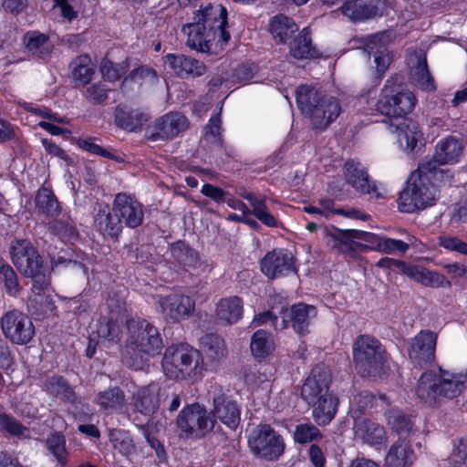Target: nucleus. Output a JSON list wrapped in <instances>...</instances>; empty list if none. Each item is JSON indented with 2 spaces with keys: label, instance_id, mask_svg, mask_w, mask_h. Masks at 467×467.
<instances>
[{
  "label": "nucleus",
  "instance_id": "obj_1",
  "mask_svg": "<svg viewBox=\"0 0 467 467\" xmlns=\"http://www.w3.org/2000/svg\"><path fill=\"white\" fill-rule=\"evenodd\" d=\"M193 20L183 26L191 48L211 52L213 46L223 47L229 41L227 10L222 5L209 4L194 14Z\"/></svg>",
  "mask_w": 467,
  "mask_h": 467
},
{
  "label": "nucleus",
  "instance_id": "obj_2",
  "mask_svg": "<svg viewBox=\"0 0 467 467\" xmlns=\"http://www.w3.org/2000/svg\"><path fill=\"white\" fill-rule=\"evenodd\" d=\"M431 164L420 163L407 182L406 187L400 194L399 208L403 213H413L435 203L438 197V187L451 184L450 180L436 176L431 170Z\"/></svg>",
  "mask_w": 467,
  "mask_h": 467
},
{
  "label": "nucleus",
  "instance_id": "obj_3",
  "mask_svg": "<svg viewBox=\"0 0 467 467\" xmlns=\"http://www.w3.org/2000/svg\"><path fill=\"white\" fill-rule=\"evenodd\" d=\"M162 348L158 329L146 320H130L127 326V337L122 349V361L135 369L155 356Z\"/></svg>",
  "mask_w": 467,
  "mask_h": 467
},
{
  "label": "nucleus",
  "instance_id": "obj_4",
  "mask_svg": "<svg viewBox=\"0 0 467 467\" xmlns=\"http://www.w3.org/2000/svg\"><path fill=\"white\" fill-rule=\"evenodd\" d=\"M465 373H453L440 368L438 372L423 373L418 382L416 394L429 405H434L443 399L452 400L459 397L465 389Z\"/></svg>",
  "mask_w": 467,
  "mask_h": 467
},
{
  "label": "nucleus",
  "instance_id": "obj_5",
  "mask_svg": "<svg viewBox=\"0 0 467 467\" xmlns=\"http://www.w3.org/2000/svg\"><path fill=\"white\" fill-rule=\"evenodd\" d=\"M296 94L301 112L309 118L314 129H327L341 112L337 99L325 96L313 87L302 85L296 89Z\"/></svg>",
  "mask_w": 467,
  "mask_h": 467
},
{
  "label": "nucleus",
  "instance_id": "obj_6",
  "mask_svg": "<svg viewBox=\"0 0 467 467\" xmlns=\"http://www.w3.org/2000/svg\"><path fill=\"white\" fill-rule=\"evenodd\" d=\"M161 366L164 374L175 380H195L204 370L203 358L200 351L188 344L168 347L165 349Z\"/></svg>",
  "mask_w": 467,
  "mask_h": 467
},
{
  "label": "nucleus",
  "instance_id": "obj_7",
  "mask_svg": "<svg viewBox=\"0 0 467 467\" xmlns=\"http://www.w3.org/2000/svg\"><path fill=\"white\" fill-rule=\"evenodd\" d=\"M353 360L359 374L377 377L387 361L386 351L378 339L362 335L353 343Z\"/></svg>",
  "mask_w": 467,
  "mask_h": 467
},
{
  "label": "nucleus",
  "instance_id": "obj_8",
  "mask_svg": "<svg viewBox=\"0 0 467 467\" xmlns=\"http://www.w3.org/2000/svg\"><path fill=\"white\" fill-rule=\"evenodd\" d=\"M248 446L255 456L266 461L278 460L285 449L283 437L268 424H260L252 430Z\"/></svg>",
  "mask_w": 467,
  "mask_h": 467
},
{
  "label": "nucleus",
  "instance_id": "obj_9",
  "mask_svg": "<svg viewBox=\"0 0 467 467\" xmlns=\"http://www.w3.org/2000/svg\"><path fill=\"white\" fill-rule=\"evenodd\" d=\"M464 152V145L461 140L456 137L449 136L441 140L435 147V152L430 159L424 160L421 164H431V170L436 176L450 180L451 182L453 175L449 170L441 169V165L455 164L459 162Z\"/></svg>",
  "mask_w": 467,
  "mask_h": 467
},
{
  "label": "nucleus",
  "instance_id": "obj_10",
  "mask_svg": "<svg viewBox=\"0 0 467 467\" xmlns=\"http://www.w3.org/2000/svg\"><path fill=\"white\" fill-rule=\"evenodd\" d=\"M0 327L4 337L16 345H26L35 336V327L31 319L17 309L3 314L0 317Z\"/></svg>",
  "mask_w": 467,
  "mask_h": 467
},
{
  "label": "nucleus",
  "instance_id": "obj_11",
  "mask_svg": "<svg viewBox=\"0 0 467 467\" xmlns=\"http://www.w3.org/2000/svg\"><path fill=\"white\" fill-rule=\"evenodd\" d=\"M177 425L186 437L200 438L213 430L214 419L204 407L195 403L180 412Z\"/></svg>",
  "mask_w": 467,
  "mask_h": 467
},
{
  "label": "nucleus",
  "instance_id": "obj_12",
  "mask_svg": "<svg viewBox=\"0 0 467 467\" xmlns=\"http://www.w3.org/2000/svg\"><path fill=\"white\" fill-rule=\"evenodd\" d=\"M417 99L410 90H402L397 93L385 87L376 103V109L380 114L399 118L410 114L415 108Z\"/></svg>",
  "mask_w": 467,
  "mask_h": 467
},
{
  "label": "nucleus",
  "instance_id": "obj_13",
  "mask_svg": "<svg viewBox=\"0 0 467 467\" xmlns=\"http://www.w3.org/2000/svg\"><path fill=\"white\" fill-rule=\"evenodd\" d=\"M23 267H16L21 274L33 279L32 291L35 294V297L31 298V301L37 303L38 297L40 301L42 300L41 293H45L49 287L50 278L48 267L44 266L37 250L31 252V254L23 260Z\"/></svg>",
  "mask_w": 467,
  "mask_h": 467
},
{
  "label": "nucleus",
  "instance_id": "obj_14",
  "mask_svg": "<svg viewBox=\"0 0 467 467\" xmlns=\"http://www.w3.org/2000/svg\"><path fill=\"white\" fill-rule=\"evenodd\" d=\"M157 309L165 320L180 322L193 314L195 303L188 296L174 293L160 297Z\"/></svg>",
  "mask_w": 467,
  "mask_h": 467
},
{
  "label": "nucleus",
  "instance_id": "obj_15",
  "mask_svg": "<svg viewBox=\"0 0 467 467\" xmlns=\"http://www.w3.org/2000/svg\"><path fill=\"white\" fill-rule=\"evenodd\" d=\"M282 318L278 320L275 318L274 327L275 330H283L291 323L294 330L297 334H306L308 332V327L311 321L317 316L315 306L306 304H296L289 308L283 309Z\"/></svg>",
  "mask_w": 467,
  "mask_h": 467
},
{
  "label": "nucleus",
  "instance_id": "obj_16",
  "mask_svg": "<svg viewBox=\"0 0 467 467\" xmlns=\"http://www.w3.org/2000/svg\"><path fill=\"white\" fill-rule=\"evenodd\" d=\"M213 402V419L234 430L240 423V409L221 386H213L210 391Z\"/></svg>",
  "mask_w": 467,
  "mask_h": 467
},
{
  "label": "nucleus",
  "instance_id": "obj_17",
  "mask_svg": "<svg viewBox=\"0 0 467 467\" xmlns=\"http://www.w3.org/2000/svg\"><path fill=\"white\" fill-rule=\"evenodd\" d=\"M331 375L329 369L324 365L312 368L301 389L302 398L308 403H317L327 395Z\"/></svg>",
  "mask_w": 467,
  "mask_h": 467
},
{
  "label": "nucleus",
  "instance_id": "obj_18",
  "mask_svg": "<svg viewBox=\"0 0 467 467\" xmlns=\"http://www.w3.org/2000/svg\"><path fill=\"white\" fill-rule=\"evenodd\" d=\"M260 265L262 272L271 279L296 272L294 256L285 249H275L267 253Z\"/></svg>",
  "mask_w": 467,
  "mask_h": 467
},
{
  "label": "nucleus",
  "instance_id": "obj_19",
  "mask_svg": "<svg viewBox=\"0 0 467 467\" xmlns=\"http://www.w3.org/2000/svg\"><path fill=\"white\" fill-rule=\"evenodd\" d=\"M242 196L250 202L252 211L249 210L244 202L234 197H231L226 201L228 206L234 210L242 212L244 215H250L252 213L265 226L276 227L278 225V222L275 217L268 211L265 199L260 198L252 192H245L242 194Z\"/></svg>",
  "mask_w": 467,
  "mask_h": 467
},
{
  "label": "nucleus",
  "instance_id": "obj_20",
  "mask_svg": "<svg viewBox=\"0 0 467 467\" xmlns=\"http://www.w3.org/2000/svg\"><path fill=\"white\" fill-rule=\"evenodd\" d=\"M344 176L347 182L357 192L375 199L383 198V194L371 183L367 169L360 161H347L344 165Z\"/></svg>",
  "mask_w": 467,
  "mask_h": 467
},
{
  "label": "nucleus",
  "instance_id": "obj_21",
  "mask_svg": "<svg viewBox=\"0 0 467 467\" xmlns=\"http://www.w3.org/2000/svg\"><path fill=\"white\" fill-rule=\"evenodd\" d=\"M113 211L121 219V223L128 227H138L143 221L142 205L135 198L126 193H118L115 196Z\"/></svg>",
  "mask_w": 467,
  "mask_h": 467
},
{
  "label": "nucleus",
  "instance_id": "obj_22",
  "mask_svg": "<svg viewBox=\"0 0 467 467\" xmlns=\"http://www.w3.org/2000/svg\"><path fill=\"white\" fill-rule=\"evenodd\" d=\"M437 334L430 330H421L410 342L409 357L418 364L431 362L435 357Z\"/></svg>",
  "mask_w": 467,
  "mask_h": 467
},
{
  "label": "nucleus",
  "instance_id": "obj_23",
  "mask_svg": "<svg viewBox=\"0 0 467 467\" xmlns=\"http://www.w3.org/2000/svg\"><path fill=\"white\" fill-rule=\"evenodd\" d=\"M390 125L397 134L400 146L408 153L412 152L419 144L423 142V133L419 124L410 119H396Z\"/></svg>",
  "mask_w": 467,
  "mask_h": 467
},
{
  "label": "nucleus",
  "instance_id": "obj_24",
  "mask_svg": "<svg viewBox=\"0 0 467 467\" xmlns=\"http://www.w3.org/2000/svg\"><path fill=\"white\" fill-rule=\"evenodd\" d=\"M187 118L180 112H170L158 119L152 126L153 132L150 138L156 140L159 139H171L188 129Z\"/></svg>",
  "mask_w": 467,
  "mask_h": 467
},
{
  "label": "nucleus",
  "instance_id": "obj_25",
  "mask_svg": "<svg viewBox=\"0 0 467 467\" xmlns=\"http://www.w3.org/2000/svg\"><path fill=\"white\" fill-rule=\"evenodd\" d=\"M384 5V0H347L341 10L350 20L358 22L379 16Z\"/></svg>",
  "mask_w": 467,
  "mask_h": 467
},
{
  "label": "nucleus",
  "instance_id": "obj_26",
  "mask_svg": "<svg viewBox=\"0 0 467 467\" xmlns=\"http://www.w3.org/2000/svg\"><path fill=\"white\" fill-rule=\"evenodd\" d=\"M161 388L157 384H150L147 387L140 388L133 395L132 405L136 411L143 415L154 413L161 402Z\"/></svg>",
  "mask_w": 467,
  "mask_h": 467
},
{
  "label": "nucleus",
  "instance_id": "obj_27",
  "mask_svg": "<svg viewBox=\"0 0 467 467\" xmlns=\"http://www.w3.org/2000/svg\"><path fill=\"white\" fill-rule=\"evenodd\" d=\"M355 437L369 445L382 444L387 436L384 427L367 418H357L353 425Z\"/></svg>",
  "mask_w": 467,
  "mask_h": 467
},
{
  "label": "nucleus",
  "instance_id": "obj_28",
  "mask_svg": "<svg viewBox=\"0 0 467 467\" xmlns=\"http://www.w3.org/2000/svg\"><path fill=\"white\" fill-rule=\"evenodd\" d=\"M244 314V302L236 296L221 298L215 306V317L223 325L237 323Z\"/></svg>",
  "mask_w": 467,
  "mask_h": 467
},
{
  "label": "nucleus",
  "instance_id": "obj_29",
  "mask_svg": "<svg viewBox=\"0 0 467 467\" xmlns=\"http://www.w3.org/2000/svg\"><path fill=\"white\" fill-rule=\"evenodd\" d=\"M392 41L391 33L380 32L370 36L367 43L369 54L374 56V61L379 72H384L389 65L390 57L386 47Z\"/></svg>",
  "mask_w": 467,
  "mask_h": 467
},
{
  "label": "nucleus",
  "instance_id": "obj_30",
  "mask_svg": "<svg viewBox=\"0 0 467 467\" xmlns=\"http://www.w3.org/2000/svg\"><path fill=\"white\" fill-rule=\"evenodd\" d=\"M165 63L179 77H200L206 72L205 65L194 58L183 55L169 54L165 57Z\"/></svg>",
  "mask_w": 467,
  "mask_h": 467
},
{
  "label": "nucleus",
  "instance_id": "obj_31",
  "mask_svg": "<svg viewBox=\"0 0 467 467\" xmlns=\"http://www.w3.org/2000/svg\"><path fill=\"white\" fill-rule=\"evenodd\" d=\"M149 119L150 116L146 112L125 105H119L115 110L117 126L129 132L140 130Z\"/></svg>",
  "mask_w": 467,
  "mask_h": 467
},
{
  "label": "nucleus",
  "instance_id": "obj_32",
  "mask_svg": "<svg viewBox=\"0 0 467 467\" xmlns=\"http://www.w3.org/2000/svg\"><path fill=\"white\" fill-rule=\"evenodd\" d=\"M365 240L373 243V249L380 253L391 254L396 252L401 254L406 253L410 245L415 244L416 238L409 234L407 236V241L404 242L401 240L381 237L374 234L366 233Z\"/></svg>",
  "mask_w": 467,
  "mask_h": 467
},
{
  "label": "nucleus",
  "instance_id": "obj_33",
  "mask_svg": "<svg viewBox=\"0 0 467 467\" xmlns=\"http://www.w3.org/2000/svg\"><path fill=\"white\" fill-rule=\"evenodd\" d=\"M414 460V451L406 441H398L389 449L385 457L386 467H409Z\"/></svg>",
  "mask_w": 467,
  "mask_h": 467
},
{
  "label": "nucleus",
  "instance_id": "obj_34",
  "mask_svg": "<svg viewBox=\"0 0 467 467\" xmlns=\"http://www.w3.org/2000/svg\"><path fill=\"white\" fill-rule=\"evenodd\" d=\"M97 229L104 235L118 237L122 231L121 219L109 207L100 209L95 217Z\"/></svg>",
  "mask_w": 467,
  "mask_h": 467
},
{
  "label": "nucleus",
  "instance_id": "obj_35",
  "mask_svg": "<svg viewBox=\"0 0 467 467\" xmlns=\"http://www.w3.org/2000/svg\"><path fill=\"white\" fill-rule=\"evenodd\" d=\"M324 240L327 245L341 254H350L354 250V241L351 232L342 231L337 228H326L323 231Z\"/></svg>",
  "mask_w": 467,
  "mask_h": 467
},
{
  "label": "nucleus",
  "instance_id": "obj_36",
  "mask_svg": "<svg viewBox=\"0 0 467 467\" xmlns=\"http://www.w3.org/2000/svg\"><path fill=\"white\" fill-rule=\"evenodd\" d=\"M313 409V417L318 425L328 424L335 417L338 401L336 397L328 393L317 403L310 404Z\"/></svg>",
  "mask_w": 467,
  "mask_h": 467
},
{
  "label": "nucleus",
  "instance_id": "obj_37",
  "mask_svg": "<svg viewBox=\"0 0 467 467\" xmlns=\"http://www.w3.org/2000/svg\"><path fill=\"white\" fill-rule=\"evenodd\" d=\"M124 321L120 313L111 312L109 318H102L96 324L97 337L102 341L113 342L119 338V323Z\"/></svg>",
  "mask_w": 467,
  "mask_h": 467
},
{
  "label": "nucleus",
  "instance_id": "obj_38",
  "mask_svg": "<svg viewBox=\"0 0 467 467\" xmlns=\"http://www.w3.org/2000/svg\"><path fill=\"white\" fill-rule=\"evenodd\" d=\"M73 79L80 84H88L95 74L96 66L88 55H80L70 64Z\"/></svg>",
  "mask_w": 467,
  "mask_h": 467
},
{
  "label": "nucleus",
  "instance_id": "obj_39",
  "mask_svg": "<svg viewBox=\"0 0 467 467\" xmlns=\"http://www.w3.org/2000/svg\"><path fill=\"white\" fill-rule=\"evenodd\" d=\"M403 273L410 278L426 286L439 287L445 281L442 275L417 265H407Z\"/></svg>",
  "mask_w": 467,
  "mask_h": 467
},
{
  "label": "nucleus",
  "instance_id": "obj_40",
  "mask_svg": "<svg viewBox=\"0 0 467 467\" xmlns=\"http://www.w3.org/2000/svg\"><path fill=\"white\" fill-rule=\"evenodd\" d=\"M296 31H298L297 25L286 16H275L270 22V32L280 43L285 42Z\"/></svg>",
  "mask_w": 467,
  "mask_h": 467
},
{
  "label": "nucleus",
  "instance_id": "obj_41",
  "mask_svg": "<svg viewBox=\"0 0 467 467\" xmlns=\"http://www.w3.org/2000/svg\"><path fill=\"white\" fill-rule=\"evenodd\" d=\"M94 402L103 410L114 411L120 410L125 403L123 391L115 387L100 391L96 396Z\"/></svg>",
  "mask_w": 467,
  "mask_h": 467
},
{
  "label": "nucleus",
  "instance_id": "obj_42",
  "mask_svg": "<svg viewBox=\"0 0 467 467\" xmlns=\"http://www.w3.org/2000/svg\"><path fill=\"white\" fill-rule=\"evenodd\" d=\"M417 65L411 69L413 83L425 92H432L436 85L427 67V60L424 56H419Z\"/></svg>",
  "mask_w": 467,
  "mask_h": 467
},
{
  "label": "nucleus",
  "instance_id": "obj_43",
  "mask_svg": "<svg viewBox=\"0 0 467 467\" xmlns=\"http://www.w3.org/2000/svg\"><path fill=\"white\" fill-rule=\"evenodd\" d=\"M108 435L113 450L121 455L129 456L135 452L136 445L129 431L121 429H111Z\"/></svg>",
  "mask_w": 467,
  "mask_h": 467
},
{
  "label": "nucleus",
  "instance_id": "obj_44",
  "mask_svg": "<svg viewBox=\"0 0 467 467\" xmlns=\"http://www.w3.org/2000/svg\"><path fill=\"white\" fill-rule=\"evenodd\" d=\"M290 54L297 59L319 57V52L311 44L309 34L305 30L290 43Z\"/></svg>",
  "mask_w": 467,
  "mask_h": 467
},
{
  "label": "nucleus",
  "instance_id": "obj_45",
  "mask_svg": "<svg viewBox=\"0 0 467 467\" xmlns=\"http://www.w3.org/2000/svg\"><path fill=\"white\" fill-rule=\"evenodd\" d=\"M250 348L255 358H265L271 355L275 349V342L272 335L263 329L256 331L251 338Z\"/></svg>",
  "mask_w": 467,
  "mask_h": 467
},
{
  "label": "nucleus",
  "instance_id": "obj_46",
  "mask_svg": "<svg viewBox=\"0 0 467 467\" xmlns=\"http://www.w3.org/2000/svg\"><path fill=\"white\" fill-rule=\"evenodd\" d=\"M201 345L203 352L211 360L221 359L227 354L223 339L217 335H205L201 339Z\"/></svg>",
  "mask_w": 467,
  "mask_h": 467
},
{
  "label": "nucleus",
  "instance_id": "obj_47",
  "mask_svg": "<svg viewBox=\"0 0 467 467\" xmlns=\"http://www.w3.org/2000/svg\"><path fill=\"white\" fill-rule=\"evenodd\" d=\"M158 82L157 73L149 67H141L133 70L122 82V88H127L131 83L138 87L154 85Z\"/></svg>",
  "mask_w": 467,
  "mask_h": 467
},
{
  "label": "nucleus",
  "instance_id": "obj_48",
  "mask_svg": "<svg viewBox=\"0 0 467 467\" xmlns=\"http://www.w3.org/2000/svg\"><path fill=\"white\" fill-rule=\"evenodd\" d=\"M36 205L41 213L50 216H55L59 213L58 202L47 188L38 191L36 196Z\"/></svg>",
  "mask_w": 467,
  "mask_h": 467
},
{
  "label": "nucleus",
  "instance_id": "obj_49",
  "mask_svg": "<svg viewBox=\"0 0 467 467\" xmlns=\"http://www.w3.org/2000/svg\"><path fill=\"white\" fill-rule=\"evenodd\" d=\"M389 425L400 434H408L412 430L413 420L400 410L391 409L387 412Z\"/></svg>",
  "mask_w": 467,
  "mask_h": 467
},
{
  "label": "nucleus",
  "instance_id": "obj_50",
  "mask_svg": "<svg viewBox=\"0 0 467 467\" xmlns=\"http://www.w3.org/2000/svg\"><path fill=\"white\" fill-rule=\"evenodd\" d=\"M36 249L32 245L31 242L26 239H16L11 243L10 254L13 264L16 266H24L23 260L36 252Z\"/></svg>",
  "mask_w": 467,
  "mask_h": 467
},
{
  "label": "nucleus",
  "instance_id": "obj_51",
  "mask_svg": "<svg viewBox=\"0 0 467 467\" xmlns=\"http://www.w3.org/2000/svg\"><path fill=\"white\" fill-rule=\"evenodd\" d=\"M374 397L368 391H362L353 396L350 401L349 415L355 421V417L363 418L362 414L373 405Z\"/></svg>",
  "mask_w": 467,
  "mask_h": 467
},
{
  "label": "nucleus",
  "instance_id": "obj_52",
  "mask_svg": "<svg viewBox=\"0 0 467 467\" xmlns=\"http://www.w3.org/2000/svg\"><path fill=\"white\" fill-rule=\"evenodd\" d=\"M47 446L48 451L56 457L61 464L67 462V452L66 449V439L59 433H53L47 439Z\"/></svg>",
  "mask_w": 467,
  "mask_h": 467
},
{
  "label": "nucleus",
  "instance_id": "obj_53",
  "mask_svg": "<svg viewBox=\"0 0 467 467\" xmlns=\"http://www.w3.org/2000/svg\"><path fill=\"white\" fill-rule=\"evenodd\" d=\"M129 66L126 61L121 63H113L108 59L101 62L100 72L104 79L114 82L119 80L128 70Z\"/></svg>",
  "mask_w": 467,
  "mask_h": 467
},
{
  "label": "nucleus",
  "instance_id": "obj_54",
  "mask_svg": "<svg viewBox=\"0 0 467 467\" xmlns=\"http://www.w3.org/2000/svg\"><path fill=\"white\" fill-rule=\"evenodd\" d=\"M45 389L50 394L66 400L73 398V391L61 377H52L45 384Z\"/></svg>",
  "mask_w": 467,
  "mask_h": 467
},
{
  "label": "nucleus",
  "instance_id": "obj_55",
  "mask_svg": "<svg viewBox=\"0 0 467 467\" xmlns=\"http://www.w3.org/2000/svg\"><path fill=\"white\" fill-rule=\"evenodd\" d=\"M27 49L40 57H45L49 53L47 38L43 34L31 33L26 36Z\"/></svg>",
  "mask_w": 467,
  "mask_h": 467
},
{
  "label": "nucleus",
  "instance_id": "obj_56",
  "mask_svg": "<svg viewBox=\"0 0 467 467\" xmlns=\"http://www.w3.org/2000/svg\"><path fill=\"white\" fill-rule=\"evenodd\" d=\"M321 438L319 430L311 423H302L296 427L294 439L298 443H307Z\"/></svg>",
  "mask_w": 467,
  "mask_h": 467
},
{
  "label": "nucleus",
  "instance_id": "obj_57",
  "mask_svg": "<svg viewBox=\"0 0 467 467\" xmlns=\"http://www.w3.org/2000/svg\"><path fill=\"white\" fill-rule=\"evenodd\" d=\"M449 462L452 467H467V439H460L454 443Z\"/></svg>",
  "mask_w": 467,
  "mask_h": 467
},
{
  "label": "nucleus",
  "instance_id": "obj_58",
  "mask_svg": "<svg viewBox=\"0 0 467 467\" xmlns=\"http://www.w3.org/2000/svg\"><path fill=\"white\" fill-rule=\"evenodd\" d=\"M220 113L212 116L205 127L204 140L217 145L223 144Z\"/></svg>",
  "mask_w": 467,
  "mask_h": 467
},
{
  "label": "nucleus",
  "instance_id": "obj_59",
  "mask_svg": "<svg viewBox=\"0 0 467 467\" xmlns=\"http://www.w3.org/2000/svg\"><path fill=\"white\" fill-rule=\"evenodd\" d=\"M0 275L4 278L5 287L10 296H16L20 291L17 275L13 268L5 264H0Z\"/></svg>",
  "mask_w": 467,
  "mask_h": 467
},
{
  "label": "nucleus",
  "instance_id": "obj_60",
  "mask_svg": "<svg viewBox=\"0 0 467 467\" xmlns=\"http://www.w3.org/2000/svg\"><path fill=\"white\" fill-rule=\"evenodd\" d=\"M109 90L105 84L98 82L86 88L84 97L93 104H101L108 99Z\"/></svg>",
  "mask_w": 467,
  "mask_h": 467
},
{
  "label": "nucleus",
  "instance_id": "obj_61",
  "mask_svg": "<svg viewBox=\"0 0 467 467\" xmlns=\"http://www.w3.org/2000/svg\"><path fill=\"white\" fill-rule=\"evenodd\" d=\"M0 428L16 436H23L26 431L16 420L5 414L0 415Z\"/></svg>",
  "mask_w": 467,
  "mask_h": 467
},
{
  "label": "nucleus",
  "instance_id": "obj_62",
  "mask_svg": "<svg viewBox=\"0 0 467 467\" xmlns=\"http://www.w3.org/2000/svg\"><path fill=\"white\" fill-rule=\"evenodd\" d=\"M441 246L447 250L455 251L467 255V243L462 242L457 237L444 235L439 238Z\"/></svg>",
  "mask_w": 467,
  "mask_h": 467
},
{
  "label": "nucleus",
  "instance_id": "obj_63",
  "mask_svg": "<svg viewBox=\"0 0 467 467\" xmlns=\"http://www.w3.org/2000/svg\"><path fill=\"white\" fill-rule=\"evenodd\" d=\"M201 192L215 202H224L227 195V193L223 189L210 183L203 184Z\"/></svg>",
  "mask_w": 467,
  "mask_h": 467
},
{
  "label": "nucleus",
  "instance_id": "obj_64",
  "mask_svg": "<svg viewBox=\"0 0 467 467\" xmlns=\"http://www.w3.org/2000/svg\"><path fill=\"white\" fill-rule=\"evenodd\" d=\"M53 9L68 22L72 21L77 16V12L68 4L67 0H54Z\"/></svg>",
  "mask_w": 467,
  "mask_h": 467
}]
</instances>
